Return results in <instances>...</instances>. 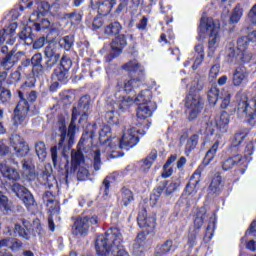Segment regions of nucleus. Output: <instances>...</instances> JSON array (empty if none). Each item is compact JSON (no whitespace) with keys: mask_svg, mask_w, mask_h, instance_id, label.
<instances>
[{"mask_svg":"<svg viewBox=\"0 0 256 256\" xmlns=\"http://www.w3.org/2000/svg\"><path fill=\"white\" fill-rule=\"evenodd\" d=\"M137 223L140 229H145L147 235H151L157 227V214H148L147 208L143 207L138 211Z\"/></svg>","mask_w":256,"mask_h":256,"instance_id":"12","label":"nucleus"},{"mask_svg":"<svg viewBox=\"0 0 256 256\" xmlns=\"http://www.w3.org/2000/svg\"><path fill=\"white\" fill-rule=\"evenodd\" d=\"M22 165V176L27 181H35L37 179V172H35V163L31 158H26L21 161Z\"/></svg>","mask_w":256,"mask_h":256,"instance_id":"22","label":"nucleus"},{"mask_svg":"<svg viewBox=\"0 0 256 256\" xmlns=\"http://www.w3.org/2000/svg\"><path fill=\"white\" fill-rule=\"evenodd\" d=\"M248 165L247 157L241 154H235L222 162V169L223 171H229L233 169V167H240V173L243 175L245 171H247Z\"/></svg>","mask_w":256,"mask_h":256,"instance_id":"16","label":"nucleus"},{"mask_svg":"<svg viewBox=\"0 0 256 256\" xmlns=\"http://www.w3.org/2000/svg\"><path fill=\"white\" fill-rule=\"evenodd\" d=\"M121 193V203L123 207H129L133 201H135V194L132 192L131 189L127 188L126 186H123L120 189Z\"/></svg>","mask_w":256,"mask_h":256,"instance_id":"32","label":"nucleus"},{"mask_svg":"<svg viewBox=\"0 0 256 256\" xmlns=\"http://www.w3.org/2000/svg\"><path fill=\"white\" fill-rule=\"evenodd\" d=\"M59 97H60V101H62V103H64V105H71V103H73V101L75 99V95H73L72 93H70L68 91L61 92L59 94Z\"/></svg>","mask_w":256,"mask_h":256,"instance_id":"53","label":"nucleus"},{"mask_svg":"<svg viewBox=\"0 0 256 256\" xmlns=\"http://www.w3.org/2000/svg\"><path fill=\"white\" fill-rule=\"evenodd\" d=\"M123 173L121 172H113L112 175L106 176L102 182V188L105 197H109V192L111 191V181H116L121 177Z\"/></svg>","mask_w":256,"mask_h":256,"instance_id":"34","label":"nucleus"},{"mask_svg":"<svg viewBox=\"0 0 256 256\" xmlns=\"http://www.w3.org/2000/svg\"><path fill=\"white\" fill-rule=\"evenodd\" d=\"M203 83L198 79L193 80L190 84L189 90L183 100L185 113L188 121H195L205 108V99L201 96L203 91Z\"/></svg>","mask_w":256,"mask_h":256,"instance_id":"3","label":"nucleus"},{"mask_svg":"<svg viewBox=\"0 0 256 256\" xmlns=\"http://www.w3.org/2000/svg\"><path fill=\"white\" fill-rule=\"evenodd\" d=\"M205 214L206 212H203L199 210L196 213L195 219H194V231H201V227H203V223H205Z\"/></svg>","mask_w":256,"mask_h":256,"instance_id":"49","label":"nucleus"},{"mask_svg":"<svg viewBox=\"0 0 256 256\" xmlns=\"http://www.w3.org/2000/svg\"><path fill=\"white\" fill-rule=\"evenodd\" d=\"M241 17H243V8L241 7V4H238L235 6L232 14L230 15V23L235 25V23L241 21Z\"/></svg>","mask_w":256,"mask_h":256,"instance_id":"48","label":"nucleus"},{"mask_svg":"<svg viewBox=\"0 0 256 256\" xmlns=\"http://www.w3.org/2000/svg\"><path fill=\"white\" fill-rule=\"evenodd\" d=\"M170 183L169 180H164L160 182V186L153 189L152 194L150 195V203L152 206L157 205L159 199H161V195H163V191L167 187V184Z\"/></svg>","mask_w":256,"mask_h":256,"instance_id":"30","label":"nucleus"},{"mask_svg":"<svg viewBox=\"0 0 256 256\" xmlns=\"http://www.w3.org/2000/svg\"><path fill=\"white\" fill-rule=\"evenodd\" d=\"M248 133L245 131H239L234 134L232 139V143L230 145V149H239L245 138L247 137Z\"/></svg>","mask_w":256,"mask_h":256,"instance_id":"44","label":"nucleus"},{"mask_svg":"<svg viewBox=\"0 0 256 256\" xmlns=\"http://www.w3.org/2000/svg\"><path fill=\"white\" fill-rule=\"evenodd\" d=\"M44 65L46 72L49 73L53 70L54 67H57L59 63H61V53H59V50L55 46L48 45L45 47L44 51Z\"/></svg>","mask_w":256,"mask_h":256,"instance_id":"14","label":"nucleus"},{"mask_svg":"<svg viewBox=\"0 0 256 256\" xmlns=\"http://www.w3.org/2000/svg\"><path fill=\"white\" fill-rule=\"evenodd\" d=\"M93 137H95V132L94 131H86L85 133L82 134L78 145L81 147L83 145H85V143H87L90 139V141H93Z\"/></svg>","mask_w":256,"mask_h":256,"instance_id":"54","label":"nucleus"},{"mask_svg":"<svg viewBox=\"0 0 256 256\" xmlns=\"http://www.w3.org/2000/svg\"><path fill=\"white\" fill-rule=\"evenodd\" d=\"M73 67V60L67 55H63L60 63L56 66L51 74L53 81H58L61 85H65L69 81V71Z\"/></svg>","mask_w":256,"mask_h":256,"instance_id":"11","label":"nucleus"},{"mask_svg":"<svg viewBox=\"0 0 256 256\" xmlns=\"http://www.w3.org/2000/svg\"><path fill=\"white\" fill-rule=\"evenodd\" d=\"M151 99H153V92L149 89H145L137 95L135 102L137 105H149V103H153Z\"/></svg>","mask_w":256,"mask_h":256,"instance_id":"35","label":"nucleus"},{"mask_svg":"<svg viewBox=\"0 0 256 256\" xmlns=\"http://www.w3.org/2000/svg\"><path fill=\"white\" fill-rule=\"evenodd\" d=\"M31 67V72L34 77H43L46 68L43 65V54L41 52H36L31 58H26L21 61L18 66V70L22 73H27V69Z\"/></svg>","mask_w":256,"mask_h":256,"instance_id":"10","label":"nucleus"},{"mask_svg":"<svg viewBox=\"0 0 256 256\" xmlns=\"http://www.w3.org/2000/svg\"><path fill=\"white\" fill-rule=\"evenodd\" d=\"M90 5L94 11H98V15L107 17L117 5V0H90Z\"/></svg>","mask_w":256,"mask_h":256,"instance_id":"19","label":"nucleus"},{"mask_svg":"<svg viewBox=\"0 0 256 256\" xmlns=\"http://www.w3.org/2000/svg\"><path fill=\"white\" fill-rule=\"evenodd\" d=\"M123 245V233L119 227H110L104 236H98L95 241L97 256H109L111 249H118Z\"/></svg>","mask_w":256,"mask_h":256,"instance_id":"4","label":"nucleus"},{"mask_svg":"<svg viewBox=\"0 0 256 256\" xmlns=\"http://www.w3.org/2000/svg\"><path fill=\"white\" fill-rule=\"evenodd\" d=\"M206 33L209 37L208 51L215 53V45H217V39H219V26L215 24L213 18L202 16L198 26V35L199 37H205Z\"/></svg>","mask_w":256,"mask_h":256,"instance_id":"6","label":"nucleus"},{"mask_svg":"<svg viewBox=\"0 0 256 256\" xmlns=\"http://www.w3.org/2000/svg\"><path fill=\"white\" fill-rule=\"evenodd\" d=\"M157 111V103L149 102L148 104H138V108L136 110V117L140 120L149 119V117H153V113Z\"/></svg>","mask_w":256,"mask_h":256,"instance_id":"21","label":"nucleus"},{"mask_svg":"<svg viewBox=\"0 0 256 256\" xmlns=\"http://www.w3.org/2000/svg\"><path fill=\"white\" fill-rule=\"evenodd\" d=\"M21 73H23L19 68L16 71L12 72L9 77V84L15 85L21 81Z\"/></svg>","mask_w":256,"mask_h":256,"instance_id":"56","label":"nucleus"},{"mask_svg":"<svg viewBox=\"0 0 256 256\" xmlns=\"http://www.w3.org/2000/svg\"><path fill=\"white\" fill-rule=\"evenodd\" d=\"M58 43L61 49H64V51H71L75 45V36L72 34L63 36L59 39Z\"/></svg>","mask_w":256,"mask_h":256,"instance_id":"39","label":"nucleus"},{"mask_svg":"<svg viewBox=\"0 0 256 256\" xmlns=\"http://www.w3.org/2000/svg\"><path fill=\"white\" fill-rule=\"evenodd\" d=\"M36 155L41 161H44L45 157H47V147L45 146V142L39 141L35 144Z\"/></svg>","mask_w":256,"mask_h":256,"instance_id":"50","label":"nucleus"},{"mask_svg":"<svg viewBox=\"0 0 256 256\" xmlns=\"http://www.w3.org/2000/svg\"><path fill=\"white\" fill-rule=\"evenodd\" d=\"M249 38L246 36H241L236 41V47L230 48V53L228 54V60L230 63H249L253 56L249 52Z\"/></svg>","mask_w":256,"mask_h":256,"instance_id":"8","label":"nucleus"},{"mask_svg":"<svg viewBox=\"0 0 256 256\" xmlns=\"http://www.w3.org/2000/svg\"><path fill=\"white\" fill-rule=\"evenodd\" d=\"M82 161H84L83 153L78 152L72 156V165L74 167H79V165H81Z\"/></svg>","mask_w":256,"mask_h":256,"instance_id":"63","label":"nucleus"},{"mask_svg":"<svg viewBox=\"0 0 256 256\" xmlns=\"http://www.w3.org/2000/svg\"><path fill=\"white\" fill-rule=\"evenodd\" d=\"M197 231L188 234V242L187 245L190 249H193L195 245H197Z\"/></svg>","mask_w":256,"mask_h":256,"instance_id":"59","label":"nucleus"},{"mask_svg":"<svg viewBox=\"0 0 256 256\" xmlns=\"http://www.w3.org/2000/svg\"><path fill=\"white\" fill-rule=\"evenodd\" d=\"M0 173L9 181H19L21 179V174L19 170L13 168L5 163H0Z\"/></svg>","mask_w":256,"mask_h":256,"instance_id":"26","label":"nucleus"},{"mask_svg":"<svg viewBox=\"0 0 256 256\" xmlns=\"http://www.w3.org/2000/svg\"><path fill=\"white\" fill-rule=\"evenodd\" d=\"M110 253H112L113 256H130L129 252H127L123 246L110 249Z\"/></svg>","mask_w":256,"mask_h":256,"instance_id":"61","label":"nucleus"},{"mask_svg":"<svg viewBox=\"0 0 256 256\" xmlns=\"http://www.w3.org/2000/svg\"><path fill=\"white\" fill-rule=\"evenodd\" d=\"M137 143H139V136H137V130L135 128L128 129L127 132L122 135V138L118 139V147L124 151L133 149Z\"/></svg>","mask_w":256,"mask_h":256,"instance_id":"17","label":"nucleus"},{"mask_svg":"<svg viewBox=\"0 0 256 256\" xmlns=\"http://www.w3.org/2000/svg\"><path fill=\"white\" fill-rule=\"evenodd\" d=\"M221 142L217 140L213 143V145L210 147V149L206 152V155L202 161V164L207 167L215 159V155H217V151H219V145Z\"/></svg>","mask_w":256,"mask_h":256,"instance_id":"36","label":"nucleus"},{"mask_svg":"<svg viewBox=\"0 0 256 256\" xmlns=\"http://www.w3.org/2000/svg\"><path fill=\"white\" fill-rule=\"evenodd\" d=\"M248 21H250L252 25H256V3L252 6L250 11L248 12Z\"/></svg>","mask_w":256,"mask_h":256,"instance_id":"64","label":"nucleus"},{"mask_svg":"<svg viewBox=\"0 0 256 256\" xmlns=\"http://www.w3.org/2000/svg\"><path fill=\"white\" fill-rule=\"evenodd\" d=\"M157 161V151L153 149L150 152V155H148L144 160L141 161L140 171L143 173H147L151 167H153V164Z\"/></svg>","mask_w":256,"mask_h":256,"instance_id":"33","label":"nucleus"},{"mask_svg":"<svg viewBox=\"0 0 256 256\" xmlns=\"http://www.w3.org/2000/svg\"><path fill=\"white\" fill-rule=\"evenodd\" d=\"M231 116L227 111H222L220 114V118L216 122V127L220 133H227L229 131V122Z\"/></svg>","mask_w":256,"mask_h":256,"instance_id":"31","label":"nucleus"},{"mask_svg":"<svg viewBox=\"0 0 256 256\" xmlns=\"http://www.w3.org/2000/svg\"><path fill=\"white\" fill-rule=\"evenodd\" d=\"M175 252V246L173 245V240L168 239L164 241L162 244L156 246V251L154 256H166L170 253Z\"/></svg>","mask_w":256,"mask_h":256,"instance_id":"27","label":"nucleus"},{"mask_svg":"<svg viewBox=\"0 0 256 256\" xmlns=\"http://www.w3.org/2000/svg\"><path fill=\"white\" fill-rule=\"evenodd\" d=\"M249 77V72L245 66H238L233 72L232 85L234 87H241L243 82L247 81Z\"/></svg>","mask_w":256,"mask_h":256,"instance_id":"24","label":"nucleus"},{"mask_svg":"<svg viewBox=\"0 0 256 256\" xmlns=\"http://www.w3.org/2000/svg\"><path fill=\"white\" fill-rule=\"evenodd\" d=\"M128 6H129V0H119V4L114 11L115 15H121L122 11L127 9Z\"/></svg>","mask_w":256,"mask_h":256,"instance_id":"58","label":"nucleus"},{"mask_svg":"<svg viewBox=\"0 0 256 256\" xmlns=\"http://www.w3.org/2000/svg\"><path fill=\"white\" fill-rule=\"evenodd\" d=\"M201 173L194 172L190 177L189 182L186 184L182 196V199H188V201H193V197L197 195V185H199Z\"/></svg>","mask_w":256,"mask_h":256,"instance_id":"20","label":"nucleus"},{"mask_svg":"<svg viewBox=\"0 0 256 256\" xmlns=\"http://www.w3.org/2000/svg\"><path fill=\"white\" fill-rule=\"evenodd\" d=\"M179 187V184L177 182H170L165 187V195L166 197H169V195H173L177 191V188Z\"/></svg>","mask_w":256,"mask_h":256,"instance_id":"57","label":"nucleus"},{"mask_svg":"<svg viewBox=\"0 0 256 256\" xmlns=\"http://www.w3.org/2000/svg\"><path fill=\"white\" fill-rule=\"evenodd\" d=\"M1 53H3V57L0 58V67H3L6 71H9V69H13L15 65L21 61V55H23V52H15V50L9 51V47L2 46Z\"/></svg>","mask_w":256,"mask_h":256,"instance_id":"13","label":"nucleus"},{"mask_svg":"<svg viewBox=\"0 0 256 256\" xmlns=\"http://www.w3.org/2000/svg\"><path fill=\"white\" fill-rule=\"evenodd\" d=\"M127 47V35L125 34H118L112 39V42L110 43V49L114 51V53H117L118 55H121L123 53V49Z\"/></svg>","mask_w":256,"mask_h":256,"instance_id":"25","label":"nucleus"},{"mask_svg":"<svg viewBox=\"0 0 256 256\" xmlns=\"http://www.w3.org/2000/svg\"><path fill=\"white\" fill-rule=\"evenodd\" d=\"M198 143H199V134H193L188 140L189 151H193V149L197 147Z\"/></svg>","mask_w":256,"mask_h":256,"instance_id":"60","label":"nucleus"},{"mask_svg":"<svg viewBox=\"0 0 256 256\" xmlns=\"http://www.w3.org/2000/svg\"><path fill=\"white\" fill-rule=\"evenodd\" d=\"M12 191L13 193H15L18 199L22 200L26 209H31V207H35V204H36L35 196H33V193H31V191H29L27 187L19 183H14L12 185Z\"/></svg>","mask_w":256,"mask_h":256,"instance_id":"15","label":"nucleus"},{"mask_svg":"<svg viewBox=\"0 0 256 256\" xmlns=\"http://www.w3.org/2000/svg\"><path fill=\"white\" fill-rule=\"evenodd\" d=\"M40 179L44 187H47V189H53V187L57 185V178L47 168H45L40 174Z\"/></svg>","mask_w":256,"mask_h":256,"instance_id":"28","label":"nucleus"},{"mask_svg":"<svg viewBox=\"0 0 256 256\" xmlns=\"http://www.w3.org/2000/svg\"><path fill=\"white\" fill-rule=\"evenodd\" d=\"M34 25V31L36 33H41L42 31H51L52 29H49L51 27V22L47 18H42L40 22H33Z\"/></svg>","mask_w":256,"mask_h":256,"instance_id":"46","label":"nucleus"},{"mask_svg":"<svg viewBox=\"0 0 256 256\" xmlns=\"http://www.w3.org/2000/svg\"><path fill=\"white\" fill-rule=\"evenodd\" d=\"M93 225H99V216L82 214L75 218L72 225V235L74 237H87Z\"/></svg>","mask_w":256,"mask_h":256,"instance_id":"9","label":"nucleus"},{"mask_svg":"<svg viewBox=\"0 0 256 256\" xmlns=\"http://www.w3.org/2000/svg\"><path fill=\"white\" fill-rule=\"evenodd\" d=\"M42 199L44 203H46V206L49 208L50 213H52L53 215H59L61 211V203L55 200V195L52 191H45Z\"/></svg>","mask_w":256,"mask_h":256,"instance_id":"23","label":"nucleus"},{"mask_svg":"<svg viewBox=\"0 0 256 256\" xmlns=\"http://www.w3.org/2000/svg\"><path fill=\"white\" fill-rule=\"evenodd\" d=\"M51 33H53V30H49V32H47L46 35H42L38 37L36 40H32L33 49H43V47H45L47 43H51L53 41V39H49V35H51Z\"/></svg>","mask_w":256,"mask_h":256,"instance_id":"41","label":"nucleus"},{"mask_svg":"<svg viewBox=\"0 0 256 256\" xmlns=\"http://www.w3.org/2000/svg\"><path fill=\"white\" fill-rule=\"evenodd\" d=\"M111 139V126H103L99 132L100 143H107Z\"/></svg>","mask_w":256,"mask_h":256,"instance_id":"51","label":"nucleus"},{"mask_svg":"<svg viewBox=\"0 0 256 256\" xmlns=\"http://www.w3.org/2000/svg\"><path fill=\"white\" fill-rule=\"evenodd\" d=\"M215 229H217V212L212 213V216L208 221V226L206 227L205 237H208L209 241L213 239V233H215Z\"/></svg>","mask_w":256,"mask_h":256,"instance_id":"38","label":"nucleus"},{"mask_svg":"<svg viewBox=\"0 0 256 256\" xmlns=\"http://www.w3.org/2000/svg\"><path fill=\"white\" fill-rule=\"evenodd\" d=\"M194 51L197 53L195 61L192 65V69L196 71L199 68V65L205 61V47L203 44H198L194 47Z\"/></svg>","mask_w":256,"mask_h":256,"instance_id":"37","label":"nucleus"},{"mask_svg":"<svg viewBox=\"0 0 256 256\" xmlns=\"http://www.w3.org/2000/svg\"><path fill=\"white\" fill-rule=\"evenodd\" d=\"M11 97H13V94L11 93V90L7 88H2L0 91V102L2 105H7L11 103Z\"/></svg>","mask_w":256,"mask_h":256,"instance_id":"52","label":"nucleus"},{"mask_svg":"<svg viewBox=\"0 0 256 256\" xmlns=\"http://www.w3.org/2000/svg\"><path fill=\"white\" fill-rule=\"evenodd\" d=\"M221 187H223V178L221 176H214L209 185V190L211 193H220Z\"/></svg>","mask_w":256,"mask_h":256,"instance_id":"45","label":"nucleus"},{"mask_svg":"<svg viewBox=\"0 0 256 256\" xmlns=\"http://www.w3.org/2000/svg\"><path fill=\"white\" fill-rule=\"evenodd\" d=\"M122 71H126L130 79L123 85L125 93H131L135 87L145 78V68L137 59L130 60L121 66Z\"/></svg>","mask_w":256,"mask_h":256,"instance_id":"5","label":"nucleus"},{"mask_svg":"<svg viewBox=\"0 0 256 256\" xmlns=\"http://www.w3.org/2000/svg\"><path fill=\"white\" fill-rule=\"evenodd\" d=\"M118 109L120 111H127L133 105V98L129 96H122L117 100Z\"/></svg>","mask_w":256,"mask_h":256,"instance_id":"47","label":"nucleus"},{"mask_svg":"<svg viewBox=\"0 0 256 256\" xmlns=\"http://www.w3.org/2000/svg\"><path fill=\"white\" fill-rule=\"evenodd\" d=\"M104 120L108 124V127H115V125H119V112L115 110L107 111L104 115Z\"/></svg>","mask_w":256,"mask_h":256,"instance_id":"42","label":"nucleus"},{"mask_svg":"<svg viewBox=\"0 0 256 256\" xmlns=\"http://www.w3.org/2000/svg\"><path fill=\"white\" fill-rule=\"evenodd\" d=\"M101 168V150H96L94 153V169L99 171Z\"/></svg>","mask_w":256,"mask_h":256,"instance_id":"62","label":"nucleus"},{"mask_svg":"<svg viewBox=\"0 0 256 256\" xmlns=\"http://www.w3.org/2000/svg\"><path fill=\"white\" fill-rule=\"evenodd\" d=\"M89 107H91V96H89V94L83 95L80 97L77 106H73L72 108L68 130L65 118L58 120L60 140L57 146L50 149V153L53 166L55 169H60V179L61 181H65V183H69V162H66L64 168H61L57 149L61 150L63 155H67V153L73 149V145H75V135L77 133V121L80 125L81 123H87V119H89Z\"/></svg>","mask_w":256,"mask_h":256,"instance_id":"1","label":"nucleus"},{"mask_svg":"<svg viewBox=\"0 0 256 256\" xmlns=\"http://www.w3.org/2000/svg\"><path fill=\"white\" fill-rule=\"evenodd\" d=\"M33 87H35V78L26 81L21 85L20 90H17L16 92L19 100L11 116L12 125L15 129H18L20 125H23L27 117H35V115H39V109H31V105H33L39 98V92L35 90L27 92V89H33Z\"/></svg>","mask_w":256,"mask_h":256,"instance_id":"2","label":"nucleus"},{"mask_svg":"<svg viewBox=\"0 0 256 256\" xmlns=\"http://www.w3.org/2000/svg\"><path fill=\"white\" fill-rule=\"evenodd\" d=\"M123 26L119 21L110 22L104 26V35L106 37H115L121 33Z\"/></svg>","mask_w":256,"mask_h":256,"instance_id":"29","label":"nucleus"},{"mask_svg":"<svg viewBox=\"0 0 256 256\" xmlns=\"http://www.w3.org/2000/svg\"><path fill=\"white\" fill-rule=\"evenodd\" d=\"M10 143L18 157H27L29 155L31 148H29V144L21 135L12 134L10 136Z\"/></svg>","mask_w":256,"mask_h":256,"instance_id":"18","label":"nucleus"},{"mask_svg":"<svg viewBox=\"0 0 256 256\" xmlns=\"http://www.w3.org/2000/svg\"><path fill=\"white\" fill-rule=\"evenodd\" d=\"M207 97H208V103L210 105H217V102L219 101V99H222L221 90H219L217 86H212L208 90Z\"/></svg>","mask_w":256,"mask_h":256,"instance_id":"43","label":"nucleus"},{"mask_svg":"<svg viewBox=\"0 0 256 256\" xmlns=\"http://www.w3.org/2000/svg\"><path fill=\"white\" fill-rule=\"evenodd\" d=\"M35 33L34 24H27L19 33V37L21 41H27V39H31L33 41L35 39Z\"/></svg>","mask_w":256,"mask_h":256,"instance_id":"40","label":"nucleus"},{"mask_svg":"<svg viewBox=\"0 0 256 256\" xmlns=\"http://www.w3.org/2000/svg\"><path fill=\"white\" fill-rule=\"evenodd\" d=\"M237 97V115L239 117H246L249 125H256V100L249 99V96L245 93H238Z\"/></svg>","mask_w":256,"mask_h":256,"instance_id":"7","label":"nucleus"},{"mask_svg":"<svg viewBox=\"0 0 256 256\" xmlns=\"http://www.w3.org/2000/svg\"><path fill=\"white\" fill-rule=\"evenodd\" d=\"M14 233H17L19 237H23V239H29V230L23 228L21 224H15Z\"/></svg>","mask_w":256,"mask_h":256,"instance_id":"55","label":"nucleus"}]
</instances>
